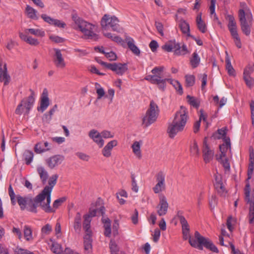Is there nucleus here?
Segmentation results:
<instances>
[{
    "mask_svg": "<svg viewBox=\"0 0 254 254\" xmlns=\"http://www.w3.org/2000/svg\"><path fill=\"white\" fill-rule=\"evenodd\" d=\"M188 119V111L186 107L181 106L176 114L174 119L168 127L167 132L169 137L173 138L179 132L184 130Z\"/></svg>",
    "mask_w": 254,
    "mask_h": 254,
    "instance_id": "1",
    "label": "nucleus"
},
{
    "mask_svg": "<svg viewBox=\"0 0 254 254\" xmlns=\"http://www.w3.org/2000/svg\"><path fill=\"white\" fill-rule=\"evenodd\" d=\"M72 19L75 23L74 29H78L83 34L84 38L96 41L98 39V35L94 32L95 26L77 16L72 15Z\"/></svg>",
    "mask_w": 254,
    "mask_h": 254,
    "instance_id": "2",
    "label": "nucleus"
},
{
    "mask_svg": "<svg viewBox=\"0 0 254 254\" xmlns=\"http://www.w3.org/2000/svg\"><path fill=\"white\" fill-rule=\"evenodd\" d=\"M195 239H190V244L194 248L200 250H203L204 247L206 249L209 250L212 252L218 253L219 250L213 242L208 238L201 236L198 231L194 233Z\"/></svg>",
    "mask_w": 254,
    "mask_h": 254,
    "instance_id": "3",
    "label": "nucleus"
},
{
    "mask_svg": "<svg viewBox=\"0 0 254 254\" xmlns=\"http://www.w3.org/2000/svg\"><path fill=\"white\" fill-rule=\"evenodd\" d=\"M45 199H46V197L42 192L38 194L34 198H32L31 196H29L28 201L26 206L27 208L31 212L37 213V207L40 206L41 208L47 213L53 212L54 210L51 208L50 204H49L48 206L49 207V209L50 210L44 209L43 207V206L46 207L45 205H47V202H44Z\"/></svg>",
    "mask_w": 254,
    "mask_h": 254,
    "instance_id": "4",
    "label": "nucleus"
},
{
    "mask_svg": "<svg viewBox=\"0 0 254 254\" xmlns=\"http://www.w3.org/2000/svg\"><path fill=\"white\" fill-rule=\"evenodd\" d=\"M238 17L241 30L246 35H250L251 31V27L253 21L251 12L249 10L245 11L243 9H240L238 12Z\"/></svg>",
    "mask_w": 254,
    "mask_h": 254,
    "instance_id": "5",
    "label": "nucleus"
},
{
    "mask_svg": "<svg viewBox=\"0 0 254 254\" xmlns=\"http://www.w3.org/2000/svg\"><path fill=\"white\" fill-rule=\"evenodd\" d=\"M159 109L157 105L153 101L150 102L149 108L142 119V124L144 127H147L154 123L158 116Z\"/></svg>",
    "mask_w": 254,
    "mask_h": 254,
    "instance_id": "6",
    "label": "nucleus"
},
{
    "mask_svg": "<svg viewBox=\"0 0 254 254\" xmlns=\"http://www.w3.org/2000/svg\"><path fill=\"white\" fill-rule=\"evenodd\" d=\"M162 49L168 52L173 51L177 56H185L189 53L187 46L184 44L177 43L175 40H171L162 47Z\"/></svg>",
    "mask_w": 254,
    "mask_h": 254,
    "instance_id": "7",
    "label": "nucleus"
},
{
    "mask_svg": "<svg viewBox=\"0 0 254 254\" xmlns=\"http://www.w3.org/2000/svg\"><path fill=\"white\" fill-rule=\"evenodd\" d=\"M119 22L118 18L115 16H111L108 14H105L101 20L103 32H105L110 28L114 31L120 32V27Z\"/></svg>",
    "mask_w": 254,
    "mask_h": 254,
    "instance_id": "8",
    "label": "nucleus"
},
{
    "mask_svg": "<svg viewBox=\"0 0 254 254\" xmlns=\"http://www.w3.org/2000/svg\"><path fill=\"white\" fill-rule=\"evenodd\" d=\"M31 94L27 98L22 100L20 104H19L15 110V113L17 115H21L23 112L24 109L25 108L26 114H28L30 109L33 106L35 102V92L32 90L30 89Z\"/></svg>",
    "mask_w": 254,
    "mask_h": 254,
    "instance_id": "9",
    "label": "nucleus"
},
{
    "mask_svg": "<svg viewBox=\"0 0 254 254\" xmlns=\"http://www.w3.org/2000/svg\"><path fill=\"white\" fill-rule=\"evenodd\" d=\"M59 177L58 174H54L52 175L49 179V186H46L44 189L42 190V192L46 197L47 201L46 207L43 206L44 209L49 210V207H48L49 204H50L51 201V192L53 187L55 186L57 183V179Z\"/></svg>",
    "mask_w": 254,
    "mask_h": 254,
    "instance_id": "10",
    "label": "nucleus"
},
{
    "mask_svg": "<svg viewBox=\"0 0 254 254\" xmlns=\"http://www.w3.org/2000/svg\"><path fill=\"white\" fill-rule=\"evenodd\" d=\"M245 200L246 202L250 204L249 221L250 224L254 223V193L252 194L250 197V185L249 183L247 184L245 188Z\"/></svg>",
    "mask_w": 254,
    "mask_h": 254,
    "instance_id": "11",
    "label": "nucleus"
},
{
    "mask_svg": "<svg viewBox=\"0 0 254 254\" xmlns=\"http://www.w3.org/2000/svg\"><path fill=\"white\" fill-rule=\"evenodd\" d=\"M177 217L179 219L182 225V233L183 239L185 240L189 239L190 243V239H195L191 238L190 234V227L186 218L182 215V212L180 211L178 212Z\"/></svg>",
    "mask_w": 254,
    "mask_h": 254,
    "instance_id": "12",
    "label": "nucleus"
},
{
    "mask_svg": "<svg viewBox=\"0 0 254 254\" xmlns=\"http://www.w3.org/2000/svg\"><path fill=\"white\" fill-rule=\"evenodd\" d=\"M157 184L153 188L155 193H158L165 190V174L163 171L159 172L156 175Z\"/></svg>",
    "mask_w": 254,
    "mask_h": 254,
    "instance_id": "13",
    "label": "nucleus"
},
{
    "mask_svg": "<svg viewBox=\"0 0 254 254\" xmlns=\"http://www.w3.org/2000/svg\"><path fill=\"white\" fill-rule=\"evenodd\" d=\"M163 66H156L151 70L152 75H147L144 79L150 82H154L155 80L162 79V74L164 70Z\"/></svg>",
    "mask_w": 254,
    "mask_h": 254,
    "instance_id": "14",
    "label": "nucleus"
},
{
    "mask_svg": "<svg viewBox=\"0 0 254 254\" xmlns=\"http://www.w3.org/2000/svg\"><path fill=\"white\" fill-rule=\"evenodd\" d=\"M64 160V156L55 155L47 158L46 163L49 168L53 169L61 164Z\"/></svg>",
    "mask_w": 254,
    "mask_h": 254,
    "instance_id": "15",
    "label": "nucleus"
},
{
    "mask_svg": "<svg viewBox=\"0 0 254 254\" xmlns=\"http://www.w3.org/2000/svg\"><path fill=\"white\" fill-rule=\"evenodd\" d=\"M108 69L115 72L119 75H123L128 69L127 64L120 63H114L110 64Z\"/></svg>",
    "mask_w": 254,
    "mask_h": 254,
    "instance_id": "16",
    "label": "nucleus"
},
{
    "mask_svg": "<svg viewBox=\"0 0 254 254\" xmlns=\"http://www.w3.org/2000/svg\"><path fill=\"white\" fill-rule=\"evenodd\" d=\"M86 234L84 237V248L87 253H89L92 249V231L90 229H84Z\"/></svg>",
    "mask_w": 254,
    "mask_h": 254,
    "instance_id": "17",
    "label": "nucleus"
},
{
    "mask_svg": "<svg viewBox=\"0 0 254 254\" xmlns=\"http://www.w3.org/2000/svg\"><path fill=\"white\" fill-rule=\"evenodd\" d=\"M49 105L50 100L48 97V92L47 89L45 88L40 98V106L37 108V110L43 112L47 109Z\"/></svg>",
    "mask_w": 254,
    "mask_h": 254,
    "instance_id": "18",
    "label": "nucleus"
},
{
    "mask_svg": "<svg viewBox=\"0 0 254 254\" xmlns=\"http://www.w3.org/2000/svg\"><path fill=\"white\" fill-rule=\"evenodd\" d=\"M55 52L54 63L57 67L64 68L65 66V63L63 57L61 50L59 49H54Z\"/></svg>",
    "mask_w": 254,
    "mask_h": 254,
    "instance_id": "19",
    "label": "nucleus"
},
{
    "mask_svg": "<svg viewBox=\"0 0 254 254\" xmlns=\"http://www.w3.org/2000/svg\"><path fill=\"white\" fill-rule=\"evenodd\" d=\"M168 203L167 199L165 196H162L160 197V200L157 208V213L159 216L165 215L168 210Z\"/></svg>",
    "mask_w": 254,
    "mask_h": 254,
    "instance_id": "20",
    "label": "nucleus"
},
{
    "mask_svg": "<svg viewBox=\"0 0 254 254\" xmlns=\"http://www.w3.org/2000/svg\"><path fill=\"white\" fill-rule=\"evenodd\" d=\"M202 152L204 161L206 163L209 162L213 159L214 152L209 148L206 143V138H205L203 141Z\"/></svg>",
    "mask_w": 254,
    "mask_h": 254,
    "instance_id": "21",
    "label": "nucleus"
},
{
    "mask_svg": "<svg viewBox=\"0 0 254 254\" xmlns=\"http://www.w3.org/2000/svg\"><path fill=\"white\" fill-rule=\"evenodd\" d=\"M88 135L99 147H103L104 141L102 139L101 133L99 132L97 130L92 129L89 131Z\"/></svg>",
    "mask_w": 254,
    "mask_h": 254,
    "instance_id": "22",
    "label": "nucleus"
},
{
    "mask_svg": "<svg viewBox=\"0 0 254 254\" xmlns=\"http://www.w3.org/2000/svg\"><path fill=\"white\" fill-rule=\"evenodd\" d=\"M97 212V209H92L90 208L89 213L84 215L83 229H90L91 218L95 216Z\"/></svg>",
    "mask_w": 254,
    "mask_h": 254,
    "instance_id": "23",
    "label": "nucleus"
},
{
    "mask_svg": "<svg viewBox=\"0 0 254 254\" xmlns=\"http://www.w3.org/2000/svg\"><path fill=\"white\" fill-rule=\"evenodd\" d=\"M215 183L214 184V187L219 194L221 195L226 193L224 186L223 184L220 175H215Z\"/></svg>",
    "mask_w": 254,
    "mask_h": 254,
    "instance_id": "24",
    "label": "nucleus"
},
{
    "mask_svg": "<svg viewBox=\"0 0 254 254\" xmlns=\"http://www.w3.org/2000/svg\"><path fill=\"white\" fill-rule=\"evenodd\" d=\"M117 141L113 140L109 141L102 150V154L105 157H109L111 156V151L114 147L117 146Z\"/></svg>",
    "mask_w": 254,
    "mask_h": 254,
    "instance_id": "25",
    "label": "nucleus"
},
{
    "mask_svg": "<svg viewBox=\"0 0 254 254\" xmlns=\"http://www.w3.org/2000/svg\"><path fill=\"white\" fill-rule=\"evenodd\" d=\"M125 41L127 43L128 48L134 54L137 56L140 54V50L134 44V41L132 38L127 36L125 38Z\"/></svg>",
    "mask_w": 254,
    "mask_h": 254,
    "instance_id": "26",
    "label": "nucleus"
},
{
    "mask_svg": "<svg viewBox=\"0 0 254 254\" xmlns=\"http://www.w3.org/2000/svg\"><path fill=\"white\" fill-rule=\"evenodd\" d=\"M227 18L228 20V28L231 34L238 33L237 24L234 17L232 15H228Z\"/></svg>",
    "mask_w": 254,
    "mask_h": 254,
    "instance_id": "27",
    "label": "nucleus"
},
{
    "mask_svg": "<svg viewBox=\"0 0 254 254\" xmlns=\"http://www.w3.org/2000/svg\"><path fill=\"white\" fill-rule=\"evenodd\" d=\"M19 37L22 40L31 46H36L40 43L38 39L32 38L28 36V35L23 34V33H19Z\"/></svg>",
    "mask_w": 254,
    "mask_h": 254,
    "instance_id": "28",
    "label": "nucleus"
},
{
    "mask_svg": "<svg viewBox=\"0 0 254 254\" xmlns=\"http://www.w3.org/2000/svg\"><path fill=\"white\" fill-rule=\"evenodd\" d=\"M10 80V76L7 73L6 64H4L3 68L0 66V81L3 82L5 85H7Z\"/></svg>",
    "mask_w": 254,
    "mask_h": 254,
    "instance_id": "29",
    "label": "nucleus"
},
{
    "mask_svg": "<svg viewBox=\"0 0 254 254\" xmlns=\"http://www.w3.org/2000/svg\"><path fill=\"white\" fill-rule=\"evenodd\" d=\"M73 228L76 233H80L81 228V215L79 212L76 213L74 217Z\"/></svg>",
    "mask_w": 254,
    "mask_h": 254,
    "instance_id": "30",
    "label": "nucleus"
},
{
    "mask_svg": "<svg viewBox=\"0 0 254 254\" xmlns=\"http://www.w3.org/2000/svg\"><path fill=\"white\" fill-rule=\"evenodd\" d=\"M200 62V58L196 51L193 52L190 59V63L192 68L197 67Z\"/></svg>",
    "mask_w": 254,
    "mask_h": 254,
    "instance_id": "31",
    "label": "nucleus"
},
{
    "mask_svg": "<svg viewBox=\"0 0 254 254\" xmlns=\"http://www.w3.org/2000/svg\"><path fill=\"white\" fill-rule=\"evenodd\" d=\"M23 33L27 35L31 34L40 37H43L45 35V32L43 30L39 29L34 28L25 29L24 33Z\"/></svg>",
    "mask_w": 254,
    "mask_h": 254,
    "instance_id": "32",
    "label": "nucleus"
},
{
    "mask_svg": "<svg viewBox=\"0 0 254 254\" xmlns=\"http://www.w3.org/2000/svg\"><path fill=\"white\" fill-rule=\"evenodd\" d=\"M179 27L183 33L186 34L188 36H191L190 25L186 20H181L180 21Z\"/></svg>",
    "mask_w": 254,
    "mask_h": 254,
    "instance_id": "33",
    "label": "nucleus"
},
{
    "mask_svg": "<svg viewBox=\"0 0 254 254\" xmlns=\"http://www.w3.org/2000/svg\"><path fill=\"white\" fill-rule=\"evenodd\" d=\"M37 171L39 175L41 181L43 184H45L48 178V173L42 166H39L37 168Z\"/></svg>",
    "mask_w": 254,
    "mask_h": 254,
    "instance_id": "34",
    "label": "nucleus"
},
{
    "mask_svg": "<svg viewBox=\"0 0 254 254\" xmlns=\"http://www.w3.org/2000/svg\"><path fill=\"white\" fill-rule=\"evenodd\" d=\"M17 199V203L20 206L21 210H23L26 208L27 203L28 201L29 196L23 197L20 195H17L16 196Z\"/></svg>",
    "mask_w": 254,
    "mask_h": 254,
    "instance_id": "35",
    "label": "nucleus"
},
{
    "mask_svg": "<svg viewBox=\"0 0 254 254\" xmlns=\"http://www.w3.org/2000/svg\"><path fill=\"white\" fill-rule=\"evenodd\" d=\"M196 24L198 29L203 33H205L206 30V25L201 19V14L199 13L197 15L196 19Z\"/></svg>",
    "mask_w": 254,
    "mask_h": 254,
    "instance_id": "36",
    "label": "nucleus"
},
{
    "mask_svg": "<svg viewBox=\"0 0 254 254\" xmlns=\"http://www.w3.org/2000/svg\"><path fill=\"white\" fill-rule=\"evenodd\" d=\"M188 103L193 107L195 108H198L200 106V101L198 98H196L193 96L188 95L187 96Z\"/></svg>",
    "mask_w": 254,
    "mask_h": 254,
    "instance_id": "37",
    "label": "nucleus"
},
{
    "mask_svg": "<svg viewBox=\"0 0 254 254\" xmlns=\"http://www.w3.org/2000/svg\"><path fill=\"white\" fill-rule=\"evenodd\" d=\"M26 12L29 18L33 19H38V17L37 15V11L33 7L27 5L26 7Z\"/></svg>",
    "mask_w": 254,
    "mask_h": 254,
    "instance_id": "38",
    "label": "nucleus"
},
{
    "mask_svg": "<svg viewBox=\"0 0 254 254\" xmlns=\"http://www.w3.org/2000/svg\"><path fill=\"white\" fill-rule=\"evenodd\" d=\"M23 158L27 165L30 164L33 158L34 154L32 151L30 150H25L23 155Z\"/></svg>",
    "mask_w": 254,
    "mask_h": 254,
    "instance_id": "39",
    "label": "nucleus"
},
{
    "mask_svg": "<svg viewBox=\"0 0 254 254\" xmlns=\"http://www.w3.org/2000/svg\"><path fill=\"white\" fill-rule=\"evenodd\" d=\"M132 149L134 154L138 158H140L141 157L140 151V144L139 142L135 141L132 145Z\"/></svg>",
    "mask_w": 254,
    "mask_h": 254,
    "instance_id": "40",
    "label": "nucleus"
},
{
    "mask_svg": "<svg viewBox=\"0 0 254 254\" xmlns=\"http://www.w3.org/2000/svg\"><path fill=\"white\" fill-rule=\"evenodd\" d=\"M224 143L219 146L220 151L227 152L228 148H231L230 139L228 137L224 138Z\"/></svg>",
    "mask_w": 254,
    "mask_h": 254,
    "instance_id": "41",
    "label": "nucleus"
},
{
    "mask_svg": "<svg viewBox=\"0 0 254 254\" xmlns=\"http://www.w3.org/2000/svg\"><path fill=\"white\" fill-rule=\"evenodd\" d=\"M226 53L227 55V57H226L225 60L226 69L229 75H234L235 73V70L231 64L230 59L228 56L227 52H226Z\"/></svg>",
    "mask_w": 254,
    "mask_h": 254,
    "instance_id": "42",
    "label": "nucleus"
},
{
    "mask_svg": "<svg viewBox=\"0 0 254 254\" xmlns=\"http://www.w3.org/2000/svg\"><path fill=\"white\" fill-rule=\"evenodd\" d=\"M168 81L170 82V84H171L174 88L176 89V90L180 94H182L183 93V88L180 84V83L175 80H172L171 79H169Z\"/></svg>",
    "mask_w": 254,
    "mask_h": 254,
    "instance_id": "43",
    "label": "nucleus"
},
{
    "mask_svg": "<svg viewBox=\"0 0 254 254\" xmlns=\"http://www.w3.org/2000/svg\"><path fill=\"white\" fill-rule=\"evenodd\" d=\"M103 35L108 38L111 39L113 41L118 43H121L123 42V39L118 36L114 35L111 33L103 32Z\"/></svg>",
    "mask_w": 254,
    "mask_h": 254,
    "instance_id": "44",
    "label": "nucleus"
},
{
    "mask_svg": "<svg viewBox=\"0 0 254 254\" xmlns=\"http://www.w3.org/2000/svg\"><path fill=\"white\" fill-rule=\"evenodd\" d=\"M24 235L26 240L28 241L32 240V232L31 229L28 226H25L24 227Z\"/></svg>",
    "mask_w": 254,
    "mask_h": 254,
    "instance_id": "45",
    "label": "nucleus"
},
{
    "mask_svg": "<svg viewBox=\"0 0 254 254\" xmlns=\"http://www.w3.org/2000/svg\"><path fill=\"white\" fill-rule=\"evenodd\" d=\"M169 79L164 78L160 80H155L154 82H151L152 84H157L159 89L162 91H164L166 88V82L168 81Z\"/></svg>",
    "mask_w": 254,
    "mask_h": 254,
    "instance_id": "46",
    "label": "nucleus"
},
{
    "mask_svg": "<svg viewBox=\"0 0 254 254\" xmlns=\"http://www.w3.org/2000/svg\"><path fill=\"white\" fill-rule=\"evenodd\" d=\"M190 151L193 156H197L199 155V151L196 142L194 140L190 146Z\"/></svg>",
    "mask_w": 254,
    "mask_h": 254,
    "instance_id": "47",
    "label": "nucleus"
},
{
    "mask_svg": "<svg viewBox=\"0 0 254 254\" xmlns=\"http://www.w3.org/2000/svg\"><path fill=\"white\" fill-rule=\"evenodd\" d=\"M186 86H192L195 83V76L193 75L187 74L185 76Z\"/></svg>",
    "mask_w": 254,
    "mask_h": 254,
    "instance_id": "48",
    "label": "nucleus"
},
{
    "mask_svg": "<svg viewBox=\"0 0 254 254\" xmlns=\"http://www.w3.org/2000/svg\"><path fill=\"white\" fill-rule=\"evenodd\" d=\"M51 250L56 254H61L63 252L62 246L55 242H53Z\"/></svg>",
    "mask_w": 254,
    "mask_h": 254,
    "instance_id": "49",
    "label": "nucleus"
},
{
    "mask_svg": "<svg viewBox=\"0 0 254 254\" xmlns=\"http://www.w3.org/2000/svg\"><path fill=\"white\" fill-rule=\"evenodd\" d=\"M65 200L66 198L65 197H63L55 200L53 204V207H51L54 210L53 212H55L56 209L61 206L62 203L65 201Z\"/></svg>",
    "mask_w": 254,
    "mask_h": 254,
    "instance_id": "50",
    "label": "nucleus"
},
{
    "mask_svg": "<svg viewBox=\"0 0 254 254\" xmlns=\"http://www.w3.org/2000/svg\"><path fill=\"white\" fill-rule=\"evenodd\" d=\"M52 231V227L49 224H47L41 229V233L42 235H49Z\"/></svg>",
    "mask_w": 254,
    "mask_h": 254,
    "instance_id": "51",
    "label": "nucleus"
},
{
    "mask_svg": "<svg viewBox=\"0 0 254 254\" xmlns=\"http://www.w3.org/2000/svg\"><path fill=\"white\" fill-rule=\"evenodd\" d=\"M34 150L35 152L37 153H41L46 151H47L50 150L49 148H43L42 147V143L41 142H38L37 143L34 147Z\"/></svg>",
    "mask_w": 254,
    "mask_h": 254,
    "instance_id": "52",
    "label": "nucleus"
},
{
    "mask_svg": "<svg viewBox=\"0 0 254 254\" xmlns=\"http://www.w3.org/2000/svg\"><path fill=\"white\" fill-rule=\"evenodd\" d=\"M100 85L99 83H96L95 86L97 88L96 93L98 95L97 99H100L102 97H103L105 95V91L103 88L100 87L98 88Z\"/></svg>",
    "mask_w": 254,
    "mask_h": 254,
    "instance_id": "53",
    "label": "nucleus"
},
{
    "mask_svg": "<svg viewBox=\"0 0 254 254\" xmlns=\"http://www.w3.org/2000/svg\"><path fill=\"white\" fill-rule=\"evenodd\" d=\"M254 71V64H249L246 67L244 71V75H249Z\"/></svg>",
    "mask_w": 254,
    "mask_h": 254,
    "instance_id": "54",
    "label": "nucleus"
},
{
    "mask_svg": "<svg viewBox=\"0 0 254 254\" xmlns=\"http://www.w3.org/2000/svg\"><path fill=\"white\" fill-rule=\"evenodd\" d=\"M131 189L133 191L137 192L138 191V187L137 185V183L135 179V176L134 174H131Z\"/></svg>",
    "mask_w": 254,
    "mask_h": 254,
    "instance_id": "55",
    "label": "nucleus"
},
{
    "mask_svg": "<svg viewBox=\"0 0 254 254\" xmlns=\"http://www.w3.org/2000/svg\"><path fill=\"white\" fill-rule=\"evenodd\" d=\"M15 254H34L27 250L17 247L14 250Z\"/></svg>",
    "mask_w": 254,
    "mask_h": 254,
    "instance_id": "56",
    "label": "nucleus"
},
{
    "mask_svg": "<svg viewBox=\"0 0 254 254\" xmlns=\"http://www.w3.org/2000/svg\"><path fill=\"white\" fill-rule=\"evenodd\" d=\"M234 39L235 45L238 48H241L242 46L240 38L239 36L238 33H236L231 35Z\"/></svg>",
    "mask_w": 254,
    "mask_h": 254,
    "instance_id": "57",
    "label": "nucleus"
},
{
    "mask_svg": "<svg viewBox=\"0 0 254 254\" xmlns=\"http://www.w3.org/2000/svg\"><path fill=\"white\" fill-rule=\"evenodd\" d=\"M160 230L158 228L155 229L154 234L152 235L153 241L155 243H157L159 241L160 237Z\"/></svg>",
    "mask_w": 254,
    "mask_h": 254,
    "instance_id": "58",
    "label": "nucleus"
},
{
    "mask_svg": "<svg viewBox=\"0 0 254 254\" xmlns=\"http://www.w3.org/2000/svg\"><path fill=\"white\" fill-rule=\"evenodd\" d=\"M50 39L53 42L56 43H63L64 41V39L56 35H51L49 37Z\"/></svg>",
    "mask_w": 254,
    "mask_h": 254,
    "instance_id": "59",
    "label": "nucleus"
},
{
    "mask_svg": "<svg viewBox=\"0 0 254 254\" xmlns=\"http://www.w3.org/2000/svg\"><path fill=\"white\" fill-rule=\"evenodd\" d=\"M105 55L110 61H116L117 59L116 54L112 51L106 52Z\"/></svg>",
    "mask_w": 254,
    "mask_h": 254,
    "instance_id": "60",
    "label": "nucleus"
},
{
    "mask_svg": "<svg viewBox=\"0 0 254 254\" xmlns=\"http://www.w3.org/2000/svg\"><path fill=\"white\" fill-rule=\"evenodd\" d=\"M223 165L226 171H229L230 169V163L227 158L219 161Z\"/></svg>",
    "mask_w": 254,
    "mask_h": 254,
    "instance_id": "61",
    "label": "nucleus"
},
{
    "mask_svg": "<svg viewBox=\"0 0 254 254\" xmlns=\"http://www.w3.org/2000/svg\"><path fill=\"white\" fill-rule=\"evenodd\" d=\"M244 79L248 86L251 87L253 85L254 80L251 76L244 75Z\"/></svg>",
    "mask_w": 254,
    "mask_h": 254,
    "instance_id": "62",
    "label": "nucleus"
},
{
    "mask_svg": "<svg viewBox=\"0 0 254 254\" xmlns=\"http://www.w3.org/2000/svg\"><path fill=\"white\" fill-rule=\"evenodd\" d=\"M100 133L102 138H110L114 137V134L108 130H105L101 131Z\"/></svg>",
    "mask_w": 254,
    "mask_h": 254,
    "instance_id": "63",
    "label": "nucleus"
},
{
    "mask_svg": "<svg viewBox=\"0 0 254 254\" xmlns=\"http://www.w3.org/2000/svg\"><path fill=\"white\" fill-rule=\"evenodd\" d=\"M41 17L46 22L53 25L55 19L52 18L46 14H42Z\"/></svg>",
    "mask_w": 254,
    "mask_h": 254,
    "instance_id": "64",
    "label": "nucleus"
}]
</instances>
